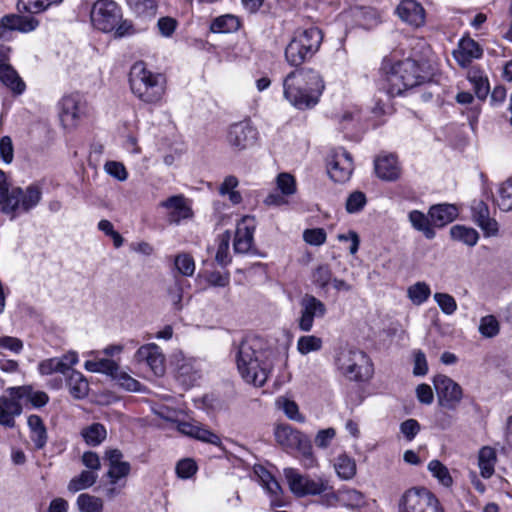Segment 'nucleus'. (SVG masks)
Returning <instances> with one entry per match:
<instances>
[{
    "instance_id": "f257e3e1",
    "label": "nucleus",
    "mask_w": 512,
    "mask_h": 512,
    "mask_svg": "<svg viewBox=\"0 0 512 512\" xmlns=\"http://www.w3.org/2000/svg\"><path fill=\"white\" fill-rule=\"evenodd\" d=\"M232 353L237 369L245 382L254 386H263L272 370L270 352L264 348L261 338L246 336L234 343Z\"/></svg>"
},
{
    "instance_id": "f03ea898",
    "label": "nucleus",
    "mask_w": 512,
    "mask_h": 512,
    "mask_svg": "<svg viewBox=\"0 0 512 512\" xmlns=\"http://www.w3.org/2000/svg\"><path fill=\"white\" fill-rule=\"evenodd\" d=\"M381 71L386 76V91L390 97L400 96L431 79L424 63L412 58L398 60L395 55L383 58Z\"/></svg>"
},
{
    "instance_id": "7ed1b4c3",
    "label": "nucleus",
    "mask_w": 512,
    "mask_h": 512,
    "mask_svg": "<svg viewBox=\"0 0 512 512\" xmlns=\"http://www.w3.org/2000/svg\"><path fill=\"white\" fill-rule=\"evenodd\" d=\"M324 89L322 76L311 68H297L283 79L284 98L299 110L315 107Z\"/></svg>"
},
{
    "instance_id": "20e7f679",
    "label": "nucleus",
    "mask_w": 512,
    "mask_h": 512,
    "mask_svg": "<svg viewBox=\"0 0 512 512\" xmlns=\"http://www.w3.org/2000/svg\"><path fill=\"white\" fill-rule=\"evenodd\" d=\"M129 84L132 93L148 104L160 101L165 92L164 77L159 73L148 70L142 61L132 65L129 73Z\"/></svg>"
},
{
    "instance_id": "39448f33",
    "label": "nucleus",
    "mask_w": 512,
    "mask_h": 512,
    "mask_svg": "<svg viewBox=\"0 0 512 512\" xmlns=\"http://www.w3.org/2000/svg\"><path fill=\"white\" fill-rule=\"evenodd\" d=\"M323 33L318 27L298 28L285 48V59L293 67L310 61L320 49Z\"/></svg>"
},
{
    "instance_id": "423d86ee",
    "label": "nucleus",
    "mask_w": 512,
    "mask_h": 512,
    "mask_svg": "<svg viewBox=\"0 0 512 512\" xmlns=\"http://www.w3.org/2000/svg\"><path fill=\"white\" fill-rule=\"evenodd\" d=\"M41 200V190L36 185H30L25 190L17 187L9 190L6 176L0 170V204L5 214H12V219L17 212H28Z\"/></svg>"
},
{
    "instance_id": "0eeeda50",
    "label": "nucleus",
    "mask_w": 512,
    "mask_h": 512,
    "mask_svg": "<svg viewBox=\"0 0 512 512\" xmlns=\"http://www.w3.org/2000/svg\"><path fill=\"white\" fill-rule=\"evenodd\" d=\"M276 442L285 450H297L299 460L305 469L318 465L310 438L290 425H279L275 430Z\"/></svg>"
},
{
    "instance_id": "6e6552de",
    "label": "nucleus",
    "mask_w": 512,
    "mask_h": 512,
    "mask_svg": "<svg viewBox=\"0 0 512 512\" xmlns=\"http://www.w3.org/2000/svg\"><path fill=\"white\" fill-rule=\"evenodd\" d=\"M337 369L351 381H365L372 375V364L368 355L358 349L341 348L336 354Z\"/></svg>"
},
{
    "instance_id": "1a4fd4ad",
    "label": "nucleus",
    "mask_w": 512,
    "mask_h": 512,
    "mask_svg": "<svg viewBox=\"0 0 512 512\" xmlns=\"http://www.w3.org/2000/svg\"><path fill=\"white\" fill-rule=\"evenodd\" d=\"M122 19V11L113 0H97L91 10L93 26L105 33L113 32Z\"/></svg>"
},
{
    "instance_id": "9d476101",
    "label": "nucleus",
    "mask_w": 512,
    "mask_h": 512,
    "mask_svg": "<svg viewBox=\"0 0 512 512\" xmlns=\"http://www.w3.org/2000/svg\"><path fill=\"white\" fill-rule=\"evenodd\" d=\"M284 476L291 492L298 497L319 495L328 488V481L326 479L322 477L312 479L307 475L300 474L295 468H285Z\"/></svg>"
},
{
    "instance_id": "9b49d317",
    "label": "nucleus",
    "mask_w": 512,
    "mask_h": 512,
    "mask_svg": "<svg viewBox=\"0 0 512 512\" xmlns=\"http://www.w3.org/2000/svg\"><path fill=\"white\" fill-rule=\"evenodd\" d=\"M258 131L249 120L239 121L228 127L226 140L234 151L252 148L258 142Z\"/></svg>"
},
{
    "instance_id": "f8f14e48",
    "label": "nucleus",
    "mask_w": 512,
    "mask_h": 512,
    "mask_svg": "<svg viewBox=\"0 0 512 512\" xmlns=\"http://www.w3.org/2000/svg\"><path fill=\"white\" fill-rule=\"evenodd\" d=\"M438 499L429 491L410 489L401 498L399 512H436Z\"/></svg>"
},
{
    "instance_id": "ddd939ff",
    "label": "nucleus",
    "mask_w": 512,
    "mask_h": 512,
    "mask_svg": "<svg viewBox=\"0 0 512 512\" xmlns=\"http://www.w3.org/2000/svg\"><path fill=\"white\" fill-rule=\"evenodd\" d=\"M433 383L439 405L449 410L456 409L463 397L461 386L445 375H437Z\"/></svg>"
},
{
    "instance_id": "4468645a",
    "label": "nucleus",
    "mask_w": 512,
    "mask_h": 512,
    "mask_svg": "<svg viewBox=\"0 0 512 512\" xmlns=\"http://www.w3.org/2000/svg\"><path fill=\"white\" fill-rule=\"evenodd\" d=\"M327 313L326 305L314 295L305 294L300 300L298 327L303 332L313 328L315 318H323Z\"/></svg>"
},
{
    "instance_id": "2eb2a0df",
    "label": "nucleus",
    "mask_w": 512,
    "mask_h": 512,
    "mask_svg": "<svg viewBox=\"0 0 512 512\" xmlns=\"http://www.w3.org/2000/svg\"><path fill=\"white\" fill-rule=\"evenodd\" d=\"M353 168L352 156L343 148L333 151L327 162V172L334 182L348 181Z\"/></svg>"
},
{
    "instance_id": "dca6fc26",
    "label": "nucleus",
    "mask_w": 512,
    "mask_h": 512,
    "mask_svg": "<svg viewBox=\"0 0 512 512\" xmlns=\"http://www.w3.org/2000/svg\"><path fill=\"white\" fill-rule=\"evenodd\" d=\"M59 106V117L62 126L67 130L74 129L77 126L81 115L83 114V96L79 93H71L69 95H65L61 99Z\"/></svg>"
},
{
    "instance_id": "f3484780",
    "label": "nucleus",
    "mask_w": 512,
    "mask_h": 512,
    "mask_svg": "<svg viewBox=\"0 0 512 512\" xmlns=\"http://www.w3.org/2000/svg\"><path fill=\"white\" fill-rule=\"evenodd\" d=\"M135 359L147 365L156 376H162L165 372V357L155 343L141 346L135 353Z\"/></svg>"
},
{
    "instance_id": "a211bd4d",
    "label": "nucleus",
    "mask_w": 512,
    "mask_h": 512,
    "mask_svg": "<svg viewBox=\"0 0 512 512\" xmlns=\"http://www.w3.org/2000/svg\"><path fill=\"white\" fill-rule=\"evenodd\" d=\"M77 363L78 354L75 351H69L61 357L42 360L38 364V371L43 376L51 375L53 373L66 375Z\"/></svg>"
},
{
    "instance_id": "6ab92c4d",
    "label": "nucleus",
    "mask_w": 512,
    "mask_h": 512,
    "mask_svg": "<svg viewBox=\"0 0 512 512\" xmlns=\"http://www.w3.org/2000/svg\"><path fill=\"white\" fill-rule=\"evenodd\" d=\"M374 170L384 181H396L401 176V167L395 154H381L374 160Z\"/></svg>"
},
{
    "instance_id": "aec40b11",
    "label": "nucleus",
    "mask_w": 512,
    "mask_h": 512,
    "mask_svg": "<svg viewBox=\"0 0 512 512\" xmlns=\"http://www.w3.org/2000/svg\"><path fill=\"white\" fill-rule=\"evenodd\" d=\"M177 430L183 435L189 436L191 438L197 439L199 441L209 443L220 447L222 445L220 437L207 429L202 424L193 421V422H178Z\"/></svg>"
},
{
    "instance_id": "412c9836",
    "label": "nucleus",
    "mask_w": 512,
    "mask_h": 512,
    "mask_svg": "<svg viewBox=\"0 0 512 512\" xmlns=\"http://www.w3.org/2000/svg\"><path fill=\"white\" fill-rule=\"evenodd\" d=\"M396 13L403 22L413 27H420L425 23V10L416 0H402Z\"/></svg>"
},
{
    "instance_id": "4be33fe9",
    "label": "nucleus",
    "mask_w": 512,
    "mask_h": 512,
    "mask_svg": "<svg viewBox=\"0 0 512 512\" xmlns=\"http://www.w3.org/2000/svg\"><path fill=\"white\" fill-rule=\"evenodd\" d=\"M255 224L252 217L246 216L238 224L234 238V251L236 253H248L252 249Z\"/></svg>"
},
{
    "instance_id": "5701e85b",
    "label": "nucleus",
    "mask_w": 512,
    "mask_h": 512,
    "mask_svg": "<svg viewBox=\"0 0 512 512\" xmlns=\"http://www.w3.org/2000/svg\"><path fill=\"white\" fill-rule=\"evenodd\" d=\"M160 206L168 210V220L171 223L177 224L192 216V209L183 195L171 196L162 201Z\"/></svg>"
},
{
    "instance_id": "b1692460",
    "label": "nucleus",
    "mask_w": 512,
    "mask_h": 512,
    "mask_svg": "<svg viewBox=\"0 0 512 512\" xmlns=\"http://www.w3.org/2000/svg\"><path fill=\"white\" fill-rule=\"evenodd\" d=\"M471 211L474 222L486 235L492 236L498 232V223L490 217L489 207L484 201H474L471 205Z\"/></svg>"
},
{
    "instance_id": "393cba45",
    "label": "nucleus",
    "mask_w": 512,
    "mask_h": 512,
    "mask_svg": "<svg viewBox=\"0 0 512 512\" xmlns=\"http://www.w3.org/2000/svg\"><path fill=\"white\" fill-rule=\"evenodd\" d=\"M482 54L483 50L479 44L469 37L462 38L458 48L453 51L454 59L461 67L469 66L473 59L481 58Z\"/></svg>"
},
{
    "instance_id": "a878e982",
    "label": "nucleus",
    "mask_w": 512,
    "mask_h": 512,
    "mask_svg": "<svg viewBox=\"0 0 512 512\" xmlns=\"http://www.w3.org/2000/svg\"><path fill=\"white\" fill-rule=\"evenodd\" d=\"M19 399L14 395L0 397V425L9 428L14 427L15 417L22 413Z\"/></svg>"
},
{
    "instance_id": "bb28decb",
    "label": "nucleus",
    "mask_w": 512,
    "mask_h": 512,
    "mask_svg": "<svg viewBox=\"0 0 512 512\" xmlns=\"http://www.w3.org/2000/svg\"><path fill=\"white\" fill-rule=\"evenodd\" d=\"M428 215L435 227H444L458 216V209L453 204H437L429 209Z\"/></svg>"
},
{
    "instance_id": "cd10ccee",
    "label": "nucleus",
    "mask_w": 512,
    "mask_h": 512,
    "mask_svg": "<svg viewBox=\"0 0 512 512\" xmlns=\"http://www.w3.org/2000/svg\"><path fill=\"white\" fill-rule=\"evenodd\" d=\"M67 374L66 385L70 395L74 399H84L89 392V384L84 375L74 369H71Z\"/></svg>"
},
{
    "instance_id": "c85d7f7f",
    "label": "nucleus",
    "mask_w": 512,
    "mask_h": 512,
    "mask_svg": "<svg viewBox=\"0 0 512 512\" xmlns=\"http://www.w3.org/2000/svg\"><path fill=\"white\" fill-rule=\"evenodd\" d=\"M496 462L497 453L494 448L484 446L479 450L478 467L483 478L489 479L494 474Z\"/></svg>"
},
{
    "instance_id": "c756f323",
    "label": "nucleus",
    "mask_w": 512,
    "mask_h": 512,
    "mask_svg": "<svg viewBox=\"0 0 512 512\" xmlns=\"http://www.w3.org/2000/svg\"><path fill=\"white\" fill-rule=\"evenodd\" d=\"M3 19L11 31L27 33L35 30L39 25V21L31 16L9 14L3 16Z\"/></svg>"
},
{
    "instance_id": "7c9ffc66",
    "label": "nucleus",
    "mask_w": 512,
    "mask_h": 512,
    "mask_svg": "<svg viewBox=\"0 0 512 512\" xmlns=\"http://www.w3.org/2000/svg\"><path fill=\"white\" fill-rule=\"evenodd\" d=\"M0 82L15 94H22L26 88L17 71L10 65L0 66Z\"/></svg>"
},
{
    "instance_id": "2f4dec72",
    "label": "nucleus",
    "mask_w": 512,
    "mask_h": 512,
    "mask_svg": "<svg viewBox=\"0 0 512 512\" xmlns=\"http://www.w3.org/2000/svg\"><path fill=\"white\" fill-rule=\"evenodd\" d=\"M10 395L17 398L26 397L35 407H42L49 401V396L43 391H33L30 386L12 387L9 389Z\"/></svg>"
},
{
    "instance_id": "473e14b6",
    "label": "nucleus",
    "mask_w": 512,
    "mask_h": 512,
    "mask_svg": "<svg viewBox=\"0 0 512 512\" xmlns=\"http://www.w3.org/2000/svg\"><path fill=\"white\" fill-rule=\"evenodd\" d=\"M409 221L412 227L424 234L427 239H433L435 237V231L432 228V223L429 215L426 216L419 210H413L409 213Z\"/></svg>"
},
{
    "instance_id": "72a5a7b5",
    "label": "nucleus",
    "mask_w": 512,
    "mask_h": 512,
    "mask_svg": "<svg viewBox=\"0 0 512 512\" xmlns=\"http://www.w3.org/2000/svg\"><path fill=\"white\" fill-rule=\"evenodd\" d=\"M334 469L342 480L352 479L357 471L355 460L346 454L337 456L334 462Z\"/></svg>"
},
{
    "instance_id": "f704fd0d",
    "label": "nucleus",
    "mask_w": 512,
    "mask_h": 512,
    "mask_svg": "<svg viewBox=\"0 0 512 512\" xmlns=\"http://www.w3.org/2000/svg\"><path fill=\"white\" fill-rule=\"evenodd\" d=\"M260 479L266 491L271 495V506L280 507L283 505L281 501L282 488L278 481L266 470H263Z\"/></svg>"
},
{
    "instance_id": "c9c22d12",
    "label": "nucleus",
    "mask_w": 512,
    "mask_h": 512,
    "mask_svg": "<svg viewBox=\"0 0 512 512\" xmlns=\"http://www.w3.org/2000/svg\"><path fill=\"white\" fill-rule=\"evenodd\" d=\"M98 479V474L93 471L83 470L78 476L73 477L67 486V489L76 493L93 486Z\"/></svg>"
},
{
    "instance_id": "e433bc0d",
    "label": "nucleus",
    "mask_w": 512,
    "mask_h": 512,
    "mask_svg": "<svg viewBox=\"0 0 512 512\" xmlns=\"http://www.w3.org/2000/svg\"><path fill=\"white\" fill-rule=\"evenodd\" d=\"M239 26L240 22L236 16L226 14L215 18L210 25V30L213 33H230L238 30Z\"/></svg>"
},
{
    "instance_id": "4c0bfd02",
    "label": "nucleus",
    "mask_w": 512,
    "mask_h": 512,
    "mask_svg": "<svg viewBox=\"0 0 512 512\" xmlns=\"http://www.w3.org/2000/svg\"><path fill=\"white\" fill-rule=\"evenodd\" d=\"M84 441L90 446H97L101 444L107 435L104 425L100 423H93L85 427L81 431Z\"/></svg>"
},
{
    "instance_id": "58836bf2",
    "label": "nucleus",
    "mask_w": 512,
    "mask_h": 512,
    "mask_svg": "<svg viewBox=\"0 0 512 512\" xmlns=\"http://www.w3.org/2000/svg\"><path fill=\"white\" fill-rule=\"evenodd\" d=\"M452 239L463 242L468 246H474L479 239L478 232L473 228H468L462 225H455L450 229Z\"/></svg>"
},
{
    "instance_id": "ea45409f",
    "label": "nucleus",
    "mask_w": 512,
    "mask_h": 512,
    "mask_svg": "<svg viewBox=\"0 0 512 512\" xmlns=\"http://www.w3.org/2000/svg\"><path fill=\"white\" fill-rule=\"evenodd\" d=\"M118 366L115 361L107 358L97 361L88 360L84 365L85 369L89 372L103 373L111 377L117 374Z\"/></svg>"
},
{
    "instance_id": "a19ab883",
    "label": "nucleus",
    "mask_w": 512,
    "mask_h": 512,
    "mask_svg": "<svg viewBox=\"0 0 512 512\" xmlns=\"http://www.w3.org/2000/svg\"><path fill=\"white\" fill-rule=\"evenodd\" d=\"M76 505L80 512H102L103 501L101 498L88 493H82L77 497Z\"/></svg>"
},
{
    "instance_id": "79ce46f5",
    "label": "nucleus",
    "mask_w": 512,
    "mask_h": 512,
    "mask_svg": "<svg viewBox=\"0 0 512 512\" xmlns=\"http://www.w3.org/2000/svg\"><path fill=\"white\" fill-rule=\"evenodd\" d=\"M496 203L502 211L512 210V177L499 186Z\"/></svg>"
},
{
    "instance_id": "37998d69",
    "label": "nucleus",
    "mask_w": 512,
    "mask_h": 512,
    "mask_svg": "<svg viewBox=\"0 0 512 512\" xmlns=\"http://www.w3.org/2000/svg\"><path fill=\"white\" fill-rule=\"evenodd\" d=\"M129 7L135 14L142 17H153L157 11L155 0H127Z\"/></svg>"
},
{
    "instance_id": "c03bdc74",
    "label": "nucleus",
    "mask_w": 512,
    "mask_h": 512,
    "mask_svg": "<svg viewBox=\"0 0 512 512\" xmlns=\"http://www.w3.org/2000/svg\"><path fill=\"white\" fill-rule=\"evenodd\" d=\"M407 294L413 304L421 305L428 300L431 290L427 283L417 282L408 288Z\"/></svg>"
},
{
    "instance_id": "a18cd8bd",
    "label": "nucleus",
    "mask_w": 512,
    "mask_h": 512,
    "mask_svg": "<svg viewBox=\"0 0 512 512\" xmlns=\"http://www.w3.org/2000/svg\"><path fill=\"white\" fill-rule=\"evenodd\" d=\"M332 279V271L328 264L319 265L312 272L313 284L322 290L327 288Z\"/></svg>"
},
{
    "instance_id": "49530a36",
    "label": "nucleus",
    "mask_w": 512,
    "mask_h": 512,
    "mask_svg": "<svg viewBox=\"0 0 512 512\" xmlns=\"http://www.w3.org/2000/svg\"><path fill=\"white\" fill-rule=\"evenodd\" d=\"M428 470L431 474L438 479V481L445 487H450L453 483L452 477L448 468L438 460H432L428 464Z\"/></svg>"
},
{
    "instance_id": "de8ad7c7",
    "label": "nucleus",
    "mask_w": 512,
    "mask_h": 512,
    "mask_svg": "<svg viewBox=\"0 0 512 512\" xmlns=\"http://www.w3.org/2000/svg\"><path fill=\"white\" fill-rule=\"evenodd\" d=\"M339 501L347 507L355 508L364 504V496L355 489H343L338 491Z\"/></svg>"
},
{
    "instance_id": "09e8293b",
    "label": "nucleus",
    "mask_w": 512,
    "mask_h": 512,
    "mask_svg": "<svg viewBox=\"0 0 512 512\" xmlns=\"http://www.w3.org/2000/svg\"><path fill=\"white\" fill-rule=\"evenodd\" d=\"M322 345V339L315 335L301 336L297 341V350L300 354L306 355L321 350Z\"/></svg>"
},
{
    "instance_id": "8fccbe9b",
    "label": "nucleus",
    "mask_w": 512,
    "mask_h": 512,
    "mask_svg": "<svg viewBox=\"0 0 512 512\" xmlns=\"http://www.w3.org/2000/svg\"><path fill=\"white\" fill-rule=\"evenodd\" d=\"M53 4L49 0H18L17 9L19 12L37 14Z\"/></svg>"
},
{
    "instance_id": "3c124183",
    "label": "nucleus",
    "mask_w": 512,
    "mask_h": 512,
    "mask_svg": "<svg viewBox=\"0 0 512 512\" xmlns=\"http://www.w3.org/2000/svg\"><path fill=\"white\" fill-rule=\"evenodd\" d=\"M276 404L284 411L289 419L300 423L305 421V417L299 412L298 405L295 401L281 397L277 399Z\"/></svg>"
},
{
    "instance_id": "603ef678",
    "label": "nucleus",
    "mask_w": 512,
    "mask_h": 512,
    "mask_svg": "<svg viewBox=\"0 0 512 512\" xmlns=\"http://www.w3.org/2000/svg\"><path fill=\"white\" fill-rule=\"evenodd\" d=\"M500 325L498 320L493 315H487L481 318L479 324V332L485 338H493L498 335Z\"/></svg>"
},
{
    "instance_id": "864d4df0",
    "label": "nucleus",
    "mask_w": 512,
    "mask_h": 512,
    "mask_svg": "<svg viewBox=\"0 0 512 512\" xmlns=\"http://www.w3.org/2000/svg\"><path fill=\"white\" fill-rule=\"evenodd\" d=\"M366 203V195L362 191H354L348 196L345 208L348 213L354 214L363 210Z\"/></svg>"
},
{
    "instance_id": "5fc2aeb1",
    "label": "nucleus",
    "mask_w": 512,
    "mask_h": 512,
    "mask_svg": "<svg viewBox=\"0 0 512 512\" xmlns=\"http://www.w3.org/2000/svg\"><path fill=\"white\" fill-rule=\"evenodd\" d=\"M175 267L183 276H192L195 271V262L191 255L182 253L175 257Z\"/></svg>"
},
{
    "instance_id": "6e6d98bb",
    "label": "nucleus",
    "mask_w": 512,
    "mask_h": 512,
    "mask_svg": "<svg viewBox=\"0 0 512 512\" xmlns=\"http://www.w3.org/2000/svg\"><path fill=\"white\" fill-rule=\"evenodd\" d=\"M192 360H183V363L178 365V377L182 380L183 383H192L196 381L199 377V371L194 368Z\"/></svg>"
},
{
    "instance_id": "4d7b16f0",
    "label": "nucleus",
    "mask_w": 512,
    "mask_h": 512,
    "mask_svg": "<svg viewBox=\"0 0 512 512\" xmlns=\"http://www.w3.org/2000/svg\"><path fill=\"white\" fill-rule=\"evenodd\" d=\"M130 471L131 465L127 461L109 466L107 477L110 480V484L116 485L120 479L126 478L130 474Z\"/></svg>"
},
{
    "instance_id": "13d9d810",
    "label": "nucleus",
    "mask_w": 512,
    "mask_h": 512,
    "mask_svg": "<svg viewBox=\"0 0 512 512\" xmlns=\"http://www.w3.org/2000/svg\"><path fill=\"white\" fill-rule=\"evenodd\" d=\"M434 300L446 315H451L457 310L456 300L448 293L437 292L434 294Z\"/></svg>"
},
{
    "instance_id": "bf43d9fd",
    "label": "nucleus",
    "mask_w": 512,
    "mask_h": 512,
    "mask_svg": "<svg viewBox=\"0 0 512 512\" xmlns=\"http://www.w3.org/2000/svg\"><path fill=\"white\" fill-rule=\"evenodd\" d=\"M277 188L283 195L290 196L296 192V182L289 173H280L276 179Z\"/></svg>"
},
{
    "instance_id": "052dcab7",
    "label": "nucleus",
    "mask_w": 512,
    "mask_h": 512,
    "mask_svg": "<svg viewBox=\"0 0 512 512\" xmlns=\"http://www.w3.org/2000/svg\"><path fill=\"white\" fill-rule=\"evenodd\" d=\"M113 379H115L120 386L125 388L128 391L137 392L140 391L141 383L137 381L136 379L132 378L127 373L120 370V367L118 366L117 374H114Z\"/></svg>"
},
{
    "instance_id": "680f3d73",
    "label": "nucleus",
    "mask_w": 512,
    "mask_h": 512,
    "mask_svg": "<svg viewBox=\"0 0 512 512\" xmlns=\"http://www.w3.org/2000/svg\"><path fill=\"white\" fill-rule=\"evenodd\" d=\"M215 260L221 266H226L230 262L229 257V236L222 235L218 242Z\"/></svg>"
},
{
    "instance_id": "e2e57ef3",
    "label": "nucleus",
    "mask_w": 512,
    "mask_h": 512,
    "mask_svg": "<svg viewBox=\"0 0 512 512\" xmlns=\"http://www.w3.org/2000/svg\"><path fill=\"white\" fill-rule=\"evenodd\" d=\"M303 238L310 245L320 246L326 241V232L322 228L306 229Z\"/></svg>"
},
{
    "instance_id": "0e129e2a",
    "label": "nucleus",
    "mask_w": 512,
    "mask_h": 512,
    "mask_svg": "<svg viewBox=\"0 0 512 512\" xmlns=\"http://www.w3.org/2000/svg\"><path fill=\"white\" fill-rule=\"evenodd\" d=\"M197 471V465L192 459L180 460L176 465V473L182 479L192 477Z\"/></svg>"
},
{
    "instance_id": "69168bd1",
    "label": "nucleus",
    "mask_w": 512,
    "mask_h": 512,
    "mask_svg": "<svg viewBox=\"0 0 512 512\" xmlns=\"http://www.w3.org/2000/svg\"><path fill=\"white\" fill-rule=\"evenodd\" d=\"M400 431L408 441H412L420 431V424L415 419H407L401 423Z\"/></svg>"
},
{
    "instance_id": "338daca9",
    "label": "nucleus",
    "mask_w": 512,
    "mask_h": 512,
    "mask_svg": "<svg viewBox=\"0 0 512 512\" xmlns=\"http://www.w3.org/2000/svg\"><path fill=\"white\" fill-rule=\"evenodd\" d=\"M336 435V431L334 428H327L318 431L315 436V444L318 448L325 449L327 448L331 441L334 439Z\"/></svg>"
},
{
    "instance_id": "774afa93",
    "label": "nucleus",
    "mask_w": 512,
    "mask_h": 512,
    "mask_svg": "<svg viewBox=\"0 0 512 512\" xmlns=\"http://www.w3.org/2000/svg\"><path fill=\"white\" fill-rule=\"evenodd\" d=\"M0 349L9 350L18 354L23 349V342L16 337L2 336L0 337Z\"/></svg>"
}]
</instances>
